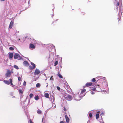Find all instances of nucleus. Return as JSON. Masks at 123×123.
<instances>
[{"label": "nucleus", "mask_w": 123, "mask_h": 123, "mask_svg": "<svg viewBox=\"0 0 123 123\" xmlns=\"http://www.w3.org/2000/svg\"><path fill=\"white\" fill-rule=\"evenodd\" d=\"M9 80L10 81V84L12 85V87H13L15 89H17V87L15 86L14 85H13L12 83V79H9Z\"/></svg>", "instance_id": "nucleus-5"}, {"label": "nucleus", "mask_w": 123, "mask_h": 123, "mask_svg": "<svg viewBox=\"0 0 123 123\" xmlns=\"http://www.w3.org/2000/svg\"><path fill=\"white\" fill-rule=\"evenodd\" d=\"M20 40V39H18V40Z\"/></svg>", "instance_id": "nucleus-49"}, {"label": "nucleus", "mask_w": 123, "mask_h": 123, "mask_svg": "<svg viewBox=\"0 0 123 123\" xmlns=\"http://www.w3.org/2000/svg\"><path fill=\"white\" fill-rule=\"evenodd\" d=\"M26 82L25 81H24V83H23V85L24 86H25L26 85Z\"/></svg>", "instance_id": "nucleus-31"}, {"label": "nucleus", "mask_w": 123, "mask_h": 123, "mask_svg": "<svg viewBox=\"0 0 123 123\" xmlns=\"http://www.w3.org/2000/svg\"><path fill=\"white\" fill-rule=\"evenodd\" d=\"M53 77V76H52L51 77H50V80H53V78H52V77Z\"/></svg>", "instance_id": "nucleus-38"}, {"label": "nucleus", "mask_w": 123, "mask_h": 123, "mask_svg": "<svg viewBox=\"0 0 123 123\" xmlns=\"http://www.w3.org/2000/svg\"><path fill=\"white\" fill-rule=\"evenodd\" d=\"M57 89L58 90L60 91V88L59 86H57Z\"/></svg>", "instance_id": "nucleus-34"}, {"label": "nucleus", "mask_w": 123, "mask_h": 123, "mask_svg": "<svg viewBox=\"0 0 123 123\" xmlns=\"http://www.w3.org/2000/svg\"><path fill=\"white\" fill-rule=\"evenodd\" d=\"M65 118L67 122L68 123H69V119L67 115H65Z\"/></svg>", "instance_id": "nucleus-14"}, {"label": "nucleus", "mask_w": 123, "mask_h": 123, "mask_svg": "<svg viewBox=\"0 0 123 123\" xmlns=\"http://www.w3.org/2000/svg\"><path fill=\"white\" fill-rule=\"evenodd\" d=\"M60 123H62V121H61V122H60Z\"/></svg>", "instance_id": "nucleus-47"}, {"label": "nucleus", "mask_w": 123, "mask_h": 123, "mask_svg": "<svg viewBox=\"0 0 123 123\" xmlns=\"http://www.w3.org/2000/svg\"><path fill=\"white\" fill-rule=\"evenodd\" d=\"M44 96L45 97L47 98H49V94L48 93H46L44 94Z\"/></svg>", "instance_id": "nucleus-16"}, {"label": "nucleus", "mask_w": 123, "mask_h": 123, "mask_svg": "<svg viewBox=\"0 0 123 123\" xmlns=\"http://www.w3.org/2000/svg\"><path fill=\"white\" fill-rule=\"evenodd\" d=\"M54 106V107L53 108H55L56 107V105L55 104H53L52 105V107H53Z\"/></svg>", "instance_id": "nucleus-33"}, {"label": "nucleus", "mask_w": 123, "mask_h": 123, "mask_svg": "<svg viewBox=\"0 0 123 123\" xmlns=\"http://www.w3.org/2000/svg\"><path fill=\"white\" fill-rule=\"evenodd\" d=\"M40 84L39 83H37L36 85V86L37 87H40Z\"/></svg>", "instance_id": "nucleus-21"}, {"label": "nucleus", "mask_w": 123, "mask_h": 123, "mask_svg": "<svg viewBox=\"0 0 123 123\" xmlns=\"http://www.w3.org/2000/svg\"><path fill=\"white\" fill-rule=\"evenodd\" d=\"M33 96V94L32 93H30L29 95V96L31 98H32Z\"/></svg>", "instance_id": "nucleus-25"}, {"label": "nucleus", "mask_w": 123, "mask_h": 123, "mask_svg": "<svg viewBox=\"0 0 123 123\" xmlns=\"http://www.w3.org/2000/svg\"><path fill=\"white\" fill-rule=\"evenodd\" d=\"M11 74V72L10 70L9 69L7 70L5 74V77L6 78L9 77Z\"/></svg>", "instance_id": "nucleus-2"}, {"label": "nucleus", "mask_w": 123, "mask_h": 123, "mask_svg": "<svg viewBox=\"0 0 123 123\" xmlns=\"http://www.w3.org/2000/svg\"><path fill=\"white\" fill-rule=\"evenodd\" d=\"M47 79H45V80H47Z\"/></svg>", "instance_id": "nucleus-50"}, {"label": "nucleus", "mask_w": 123, "mask_h": 123, "mask_svg": "<svg viewBox=\"0 0 123 123\" xmlns=\"http://www.w3.org/2000/svg\"><path fill=\"white\" fill-rule=\"evenodd\" d=\"M64 110L65 111H66L67 110V109H66V108L65 107L64 108Z\"/></svg>", "instance_id": "nucleus-39"}, {"label": "nucleus", "mask_w": 123, "mask_h": 123, "mask_svg": "<svg viewBox=\"0 0 123 123\" xmlns=\"http://www.w3.org/2000/svg\"><path fill=\"white\" fill-rule=\"evenodd\" d=\"M86 91V90L85 89H84L82 90V91L81 92V94H83L84 92H85Z\"/></svg>", "instance_id": "nucleus-23"}, {"label": "nucleus", "mask_w": 123, "mask_h": 123, "mask_svg": "<svg viewBox=\"0 0 123 123\" xmlns=\"http://www.w3.org/2000/svg\"><path fill=\"white\" fill-rule=\"evenodd\" d=\"M42 111L40 110H38L37 111V112L38 114H40L41 113Z\"/></svg>", "instance_id": "nucleus-27"}, {"label": "nucleus", "mask_w": 123, "mask_h": 123, "mask_svg": "<svg viewBox=\"0 0 123 123\" xmlns=\"http://www.w3.org/2000/svg\"><path fill=\"white\" fill-rule=\"evenodd\" d=\"M40 73L39 70L37 69H36L34 72V74L35 75H37L39 74Z\"/></svg>", "instance_id": "nucleus-6"}, {"label": "nucleus", "mask_w": 123, "mask_h": 123, "mask_svg": "<svg viewBox=\"0 0 123 123\" xmlns=\"http://www.w3.org/2000/svg\"><path fill=\"white\" fill-rule=\"evenodd\" d=\"M18 31L17 32V33H18Z\"/></svg>", "instance_id": "nucleus-48"}, {"label": "nucleus", "mask_w": 123, "mask_h": 123, "mask_svg": "<svg viewBox=\"0 0 123 123\" xmlns=\"http://www.w3.org/2000/svg\"><path fill=\"white\" fill-rule=\"evenodd\" d=\"M92 85V82H87L86 83L85 87H88L91 86Z\"/></svg>", "instance_id": "nucleus-8"}, {"label": "nucleus", "mask_w": 123, "mask_h": 123, "mask_svg": "<svg viewBox=\"0 0 123 123\" xmlns=\"http://www.w3.org/2000/svg\"><path fill=\"white\" fill-rule=\"evenodd\" d=\"M96 81V80L95 78L92 79L91 80V81L92 82H95Z\"/></svg>", "instance_id": "nucleus-29"}, {"label": "nucleus", "mask_w": 123, "mask_h": 123, "mask_svg": "<svg viewBox=\"0 0 123 123\" xmlns=\"http://www.w3.org/2000/svg\"><path fill=\"white\" fill-rule=\"evenodd\" d=\"M31 64L33 66L32 67L31 66H30L29 67L31 69H34L36 67V65L35 64L32 62H31Z\"/></svg>", "instance_id": "nucleus-7"}, {"label": "nucleus", "mask_w": 123, "mask_h": 123, "mask_svg": "<svg viewBox=\"0 0 123 123\" xmlns=\"http://www.w3.org/2000/svg\"><path fill=\"white\" fill-rule=\"evenodd\" d=\"M24 65L26 66H28L29 65V63L27 61H25L23 62Z\"/></svg>", "instance_id": "nucleus-15"}, {"label": "nucleus", "mask_w": 123, "mask_h": 123, "mask_svg": "<svg viewBox=\"0 0 123 123\" xmlns=\"http://www.w3.org/2000/svg\"><path fill=\"white\" fill-rule=\"evenodd\" d=\"M18 91L19 93L20 94H22L23 92V91L21 89H19L18 90Z\"/></svg>", "instance_id": "nucleus-19"}, {"label": "nucleus", "mask_w": 123, "mask_h": 123, "mask_svg": "<svg viewBox=\"0 0 123 123\" xmlns=\"http://www.w3.org/2000/svg\"><path fill=\"white\" fill-rule=\"evenodd\" d=\"M119 4V2H118L117 3V4L116 5L117 6V7L118 6Z\"/></svg>", "instance_id": "nucleus-36"}, {"label": "nucleus", "mask_w": 123, "mask_h": 123, "mask_svg": "<svg viewBox=\"0 0 123 123\" xmlns=\"http://www.w3.org/2000/svg\"><path fill=\"white\" fill-rule=\"evenodd\" d=\"M6 84L9 85L10 83V81L9 82V80H5L3 81Z\"/></svg>", "instance_id": "nucleus-17"}, {"label": "nucleus", "mask_w": 123, "mask_h": 123, "mask_svg": "<svg viewBox=\"0 0 123 123\" xmlns=\"http://www.w3.org/2000/svg\"><path fill=\"white\" fill-rule=\"evenodd\" d=\"M14 59H17L18 60H21L22 58L20 55L17 53L15 54L14 56Z\"/></svg>", "instance_id": "nucleus-3"}, {"label": "nucleus", "mask_w": 123, "mask_h": 123, "mask_svg": "<svg viewBox=\"0 0 123 123\" xmlns=\"http://www.w3.org/2000/svg\"><path fill=\"white\" fill-rule=\"evenodd\" d=\"M103 114H104V113H102V114H103Z\"/></svg>", "instance_id": "nucleus-45"}, {"label": "nucleus", "mask_w": 123, "mask_h": 123, "mask_svg": "<svg viewBox=\"0 0 123 123\" xmlns=\"http://www.w3.org/2000/svg\"><path fill=\"white\" fill-rule=\"evenodd\" d=\"M9 49L10 50H14V48L12 47H9Z\"/></svg>", "instance_id": "nucleus-30"}, {"label": "nucleus", "mask_w": 123, "mask_h": 123, "mask_svg": "<svg viewBox=\"0 0 123 123\" xmlns=\"http://www.w3.org/2000/svg\"><path fill=\"white\" fill-rule=\"evenodd\" d=\"M47 85L46 86H48V83H47Z\"/></svg>", "instance_id": "nucleus-43"}, {"label": "nucleus", "mask_w": 123, "mask_h": 123, "mask_svg": "<svg viewBox=\"0 0 123 123\" xmlns=\"http://www.w3.org/2000/svg\"><path fill=\"white\" fill-rule=\"evenodd\" d=\"M97 86H99V85H97Z\"/></svg>", "instance_id": "nucleus-44"}, {"label": "nucleus", "mask_w": 123, "mask_h": 123, "mask_svg": "<svg viewBox=\"0 0 123 123\" xmlns=\"http://www.w3.org/2000/svg\"><path fill=\"white\" fill-rule=\"evenodd\" d=\"M92 90H93L94 91L96 90V91H97L99 92V91L101 89L100 88L96 87L95 88H94L92 89Z\"/></svg>", "instance_id": "nucleus-10"}, {"label": "nucleus", "mask_w": 123, "mask_h": 123, "mask_svg": "<svg viewBox=\"0 0 123 123\" xmlns=\"http://www.w3.org/2000/svg\"><path fill=\"white\" fill-rule=\"evenodd\" d=\"M43 118H42V121H43Z\"/></svg>", "instance_id": "nucleus-42"}, {"label": "nucleus", "mask_w": 123, "mask_h": 123, "mask_svg": "<svg viewBox=\"0 0 123 123\" xmlns=\"http://www.w3.org/2000/svg\"><path fill=\"white\" fill-rule=\"evenodd\" d=\"M21 77L22 76H21V77H18V80L19 81H20L21 80Z\"/></svg>", "instance_id": "nucleus-26"}, {"label": "nucleus", "mask_w": 123, "mask_h": 123, "mask_svg": "<svg viewBox=\"0 0 123 123\" xmlns=\"http://www.w3.org/2000/svg\"><path fill=\"white\" fill-rule=\"evenodd\" d=\"M63 85V87L66 90H68V89H70V86L67 82H65V83H64Z\"/></svg>", "instance_id": "nucleus-4"}, {"label": "nucleus", "mask_w": 123, "mask_h": 123, "mask_svg": "<svg viewBox=\"0 0 123 123\" xmlns=\"http://www.w3.org/2000/svg\"><path fill=\"white\" fill-rule=\"evenodd\" d=\"M35 48V47L34 45L32 44H30V48L31 49H34Z\"/></svg>", "instance_id": "nucleus-12"}, {"label": "nucleus", "mask_w": 123, "mask_h": 123, "mask_svg": "<svg viewBox=\"0 0 123 123\" xmlns=\"http://www.w3.org/2000/svg\"><path fill=\"white\" fill-rule=\"evenodd\" d=\"M13 24V22L12 21L11 22L9 25V28L10 29H11L12 28Z\"/></svg>", "instance_id": "nucleus-13"}, {"label": "nucleus", "mask_w": 123, "mask_h": 123, "mask_svg": "<svg viewBox=\"0 0 123 123\" xmlns=\"http://www.w3.org/2000/svg\"><path fill=\"white\" fill-rule=\"evenodd\" d=\"M39 97L37 95L35 96L34 97V99L36 100H38L39 99Z\"/></svg>", "instance_id": "nucleus-18"}, {"label": "nucleus", "mask_w": 123, "mask_h": 123, "mask_svg": "<svg viewBox=\"0 0 123 123\" xmlns=\"http://www.w3.org/2000/svg\"><path fill=\"white\" fill-rule=\"evenodd\" d=\"M62 123H65V122L62 121Z\"/></svg>", "instance_id": "nucleus-40"}, {"label": "nucleus", "mask_w": 123, "mask_h": 123, "mask_svg": "<svg viewBox=\"0 0 123 123\" xmlns=\"http://www.w3.org/2000/svg\"><path fill=\"white\" fill-rule=\"evenodd\" d=\"M57 75L60 78H62V75L61 74L59 73V72L58 74H57Z\"/></svg>", "instance_id": "nucleus-24"}, {"label": "nucleus", "mask_w": 123, "mask_h": 123, "mask_svg": "<svg viewBox=\"0 0 123 123\" xmlns=\"http://www.w3.org/2000/svg\"><path fill=\"white\" fill-rule=\"evenodd\" d=\"M58 64V62L57 61H56L54 63V66H55Z\"/></svg>", "instance_id": "nucleus-28"}, {"label": "nucleus", "mask_w": 123, "mask_h": 123, "mask_svg": "<svg viewBox=\"0 0 123 123\" xmlns=\"http://www.w3.org/2000/svg\"><path fill=\"white\" fill-rule=\"evenodd\" d=\"M63 97H64L65 99L67 100L70 101L73 98L72 96L70 95L65 93L63 95Z\"/></svg>", "instance_id": "nucleus-1"}, {"label": "nucleus", "mask_w": 123, "mask_h": 123, "mask_svg": "<svg viewBox=\"0 0 123 123\" xmlns=\"http://www.w3.org/2000/svg\"><path fill=\"white\" fill-rule=\"evenodd\" d=\"M103 114H104V113H102V114H103Z\"/></svg>", "instance_id": "nucleus-46"}, {"label": "nucleus", "mask_w": 123, "mask_h": 123, "mask_svg": "<svg viewBox=\"0 0 123 123\" xmlns=\"http://www.w3.org/2000/svg\"><path fill=\"white\" fill-rule=\"evenodd\" d=\"M89 116L90 117H92V114L91 113H89Z\"/></svg>", "instance_id": "nucleus-32"}, {"label": "nucleus", "mask_w": 123, "mask_h": 123, "mask_svg": "<svg viewBox=\"0 0 123 123\" xmlns=\"http://www.w3.org/2000/svg\"><path fill=\"white\" fill-rule=\"evenodd\" d=\"M29 122L30 123H33V122L31 119L30 120Z\"/></svg>", "instance_id": "nucleus-37"}, {"label": "nucleus", "mask_w": 123, "mask_h": 123, "mask_svg": "<svg viewBox=\"0 0 123 123\" xmlns=\"http://www.w3.org/2000/svg\"><path fill=\"white\" fill-rule=\"evenodd\" d=\"M0 0L1 1H4L5 0Z\"/></svg>", "instance_id": "nucleus-41"}, {"label": "nucleus", "mask_w": 123, "mask_h": 123, "mask_svg": "<svg viewBox=\"0 0 123 123\" xmlns=\"http://www.w3.org/2000/svg\"><path fill=\"white\" fill-rule=\"evenodd\" d=\"M14 67L17 69H19L18 66L16 65H14Z\"/></svg>", "instance_id": "nucleus-22"}, {"label": "nucleus", "mask_w": 123, "mask_h": 123, "mask_svg": "<svg viewBox=\"0 0 123 123\" xmlns=\"http://www.w3.org/2000/svg\"><path fill=\"white\" fill-rule=\"evenodd\" d=\"M9 59H11L13 57V53H9Z\"/></svg>", "instance_id": "nucleus-11"}, {"label": "nucleus", "mask_w": 123, "mask_h": 123, "mask_svg": "<svg viewBox=\"0 0 123 123\" xmlns=\"http://www.w3.org/2000/svg\"><path fill=\"white\" fill-rule=\"evenodd\" d=\"M96 119H97L99 117V114L98 113H97L96 114Z\"/></svg>", "instance_id": "nucleus-20"}, {"label": "nucleus", "mask_w": 123, "mask_h": 123, "mask_svg": "<svg viewBox=\"0 0 123 123\" xmlns=\"http://www.w3.org/2000/svg\"><path fill=\"white\" fill-rule=\"evenodd\" d=\"M91 93L92 94H94L95 93L93 91H91Z\"/></svg>", "instance_id": "nucleus-35"}, {"label": "nucleus", "mask_w": 123, "mask_h": 123, "mask_svg": "<svg viewBox=\"0 0 123 123\" xmlns=\"http://www.w3.org/2000/svg\"><path fill=\"white\" fill-rule=\"evenodd\" d=\"M49 46L51 49H53L55 51V47L52 44H50L49 45Z\"/></svg>", "instance_id": "nucleus-9"}]
</instances>
